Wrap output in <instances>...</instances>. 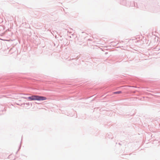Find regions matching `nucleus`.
Here are the masks:
<instances>
[{"instance_id": "1", "label": "nucleus", "mask_w": 160, "mask_h": 160, "mask_svg": "<svg viewBox=\"0 0 160 160\" xmlns=\"http://www.w3.org/2000/svg\"><path fill=\"white\" fill-rule=\"evenodd\" d=\"M27 99L30 101L35 100L41 101L46 100L47 99V98L45 97L41 96L32 95L31 96L27 97Z\"/></svg>"}, {"instance_id": "2", "label": "nucleus", "mask_w": 160, "mask_h": 160, "mask_svg": "<svg viewBox=\"0 0 160 160\" xmlns=\"http://www.w3.org/2000/svg\"><path fill=\"white\" fill-rule=\"evenodd\" d=\"M120 3L121 4L125 6L126 5L127 2L126 0H121L120 2Z\"/></svg>"}, {"instance_id": "3", "label": "nucleus", "mask_w": 160, "mask_h": 160, "mask_svg": "<svg viewBox=\"0 0 160 160\" xmlns=\"http://www.w3.org/2000/svg\"><path fill=\"white\" fill-rule=\"evenodd\" d=\"M79 58L78 57V56H76V55H75L74 56H72L71 57V58H70L69 60H77V58L78 59Z\"/></svg>"}, {"instance_id": "4", "label": "nucleus", "mask_w": 160, "mask_h": 160, "mask_svg": "<svg viewBox=\"0 0 160 160\" xmlns=\"http://www.w3.org/2000/svg\"><path fill=\"white\" fill-rule=\"evenodd\" d=\"M80 64V61L78 60V58H77V60H75V62H74V64L75 65H77Z\"/></svg>"}, {"instance_id": "5", "label": "nucleus", "mask_w": 160, "mask_h": 160, "mask_svg": "<svg viewBox=\"0 0 160 160\" xmlns=\"http://www.w3.org/2000/svg\"><path fill=\"white\" fill-rule=\"evenodd\" d=\"M122 93V92L121 91H117L113 92V93L114 94H119Z\"/></svg>"}, {"instance_id": "6", "label": "nucleus", "mask_w": 160, "mask_h": 160, "mask_svg": "<svg viewBox=\"0 0 160 160\" xmlns=\"http://www.w3.org/2000/svg\"><path fill=\"white\" fill-rule=\"evenodd\" d=\"M153 142H154V143H156L157 142H158V143H159V141H158L157 140H155Z\"/></svg>"}, {"instance_id": "7", "label": "nucleus", "mask_w": 160, "mask_h": 160, "mask_svg": "<svg viewBox=\"0 0 160 160\" xmlns=\"http://www.w3.org/2000/svg\"><path fill=\"white\" fill-rule=\"evenodd\" d=\"M21 144H20V146H19V148H18V150L17 151V152H16V153L17 154V152H18L19 150L21 148Z\"/></svg>"}, {"instance_id": "8", "label": "nucleus", "mask_w": 160, "mask_h": 160, "mask_svg": "<svg viewBox=\"0 0 160 160\" xmlns=\"http://www.w3.org/2000/svg\"><path fill=\"white\" fill-rule=\"evenodd\" d=\"M23 104L24 105H26L28 106H29L30 105V104L29 102L26 103H23Z\"/></svg>"}, {"instance_id": "9", "label": "nucleus", "mask_w": 160, "mask_h": 160, "mask_svg": "<svg viewBox=\"0 0 160 160\" xmlns=\"http://www.w3.org/2000/svg\"><path fill=\"white\" fill-rule=\"evenodd\" d=\"M22 98L24 99H27V97H22Z\"/></svg>"}, {"instance_id": "10", "label": "nucleus", "mask_w": 160, "mask_h": 160, "mask_svg": "<svg viewBox=\"0 0 160 160\" xmlns=\"http://www.w3.org/2000/svg\"><path fill=\"white\" fill-rule=\"evenodd\" d=\"M31 105L32 106V104L31 103Z\"/></svg>"}]
</instances>
